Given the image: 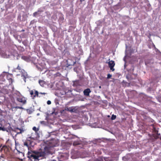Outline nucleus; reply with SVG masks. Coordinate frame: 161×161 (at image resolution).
<instances>
[{
	"label": "nucleus",
	"instance_id": "obj_1",
	"mask_svg": "<svg viewBox=\"0 0 161 161\" xmlns=\"http://www.w3.org/2000/svg\"><path fill=\"white\" fill-rule=\"evenodd\" d=\"M49 148L45 146L44 150H41L39 151H33L32 153L28 152L27 153V157L31 160L34 159V161L39 160L45 158L47 154L49 153Z\"/></svg>",
	"mask_w": 161,
	"mask_h": 161
},
{
	"label": "nucleus",
	"instance_id": "obj_2",
	"mask_svg": "<svg viewBox=\"0 0 161 161\" xmlns=\"http://www.w3.org/2000/svg\"><path fill=\"white\" fill-rule=\"evenodd\" d=\"M2 146L1 145L0 146V150L1 152L5 153L8 157H10V153L8 147L5 145L2 147Z\"/></svg>",
	"mask_w": 161,
	"mask_h": 161
},
{
	"label": "nucleus",
	"instance_id": "obj_3",
	"mask_svg": "<svg viewBox=\"0 0 161 161\" xmlns=\"http://www.w3.org/2000/svg\"><path fill=\"white\" fill-rule=\"evenodd\" d=\"M108 64L110 70H112L113 71H114V67L115 64L114 62L112 60L109 61Z\"/></svg>",
	"mask_w": 161,
	"mask_h": 161
},
{
	"label": "nucleus",
	"instance_id": "obj_4",
	"mask_svg": "<svg viewBox=\"0 0 161 161\" xmlns=\"http://www.w3.org/2000/svg\"><path fill=\"white\" fill-rule=\"evenodd\" d=\"M32 142V141L27 139L24 142V145L29 148L31 146Z\"/></svg>",
	"mask_w": 161,
	"mask_h": 161
},
{
	"label": "nucleus",
	"instance_id": "obj_5",
	"mask_svg": "<svg viewBox=\"0 0 161 161\" xmlns=\"http://www.w3.org/2000/svg\"><path fill=\"white\" fill-rule=\"evenodd\" d=\"M17 101L19 102L22 103L23 104H25L26 102V100L25 99L24 97H19L17 98L16 99Z\"/></svg>",
	"mask_w": 161,
	"mask_h": 161
},
{
	"label": "nucleus",
	"instance_id": "obj_6",
	"mask_svg": "<svg viewBox=\"0 0 161 161\" xmlns=\"http://www.w3.org/2000/svg\"><path fill=\"white\" fill-rule=\"evenodd\" d=\"M15 131L17 134H20L22 133L24 131L23 128H17L15 129Z\"/></svg>",
	"mask_w": 161,
	"mask_h": 161
},
{
	"label": "nucleus",
	"instance_id": "obj_7",
	"mask_svg": "<svg viewBox=\"0 0 161 161\" xmlns=\"http://www.w3.org/2000/svg\"><path fill=\"white\" fill-rule=\"evenodd\" d=\"M91 92V91L90 89L89 88H87L84 90V95L86 96H88L89 95V93Z\"/></svg>",
	"mask_w": 161,
	"mask_h": 161
},
{
	"label": "nucleus",
	"instance_id": "obj_8",
	"mask_svg": "<svg viewBox=\"0 0 161 161\" xmlns=\"http://www.w3.org/2000/svg\"><path fill=\"white\" fill-rule=\"evenodd\" d=\"M21 77L25 82H26V79L28 77V75L26 73H24L21 74Z\"/></svg>",
	"mask_w": 161,
	"mask_h": 161
},
{
	"label": "nucleus",
	"instance_id": "obj_9",
	"mask_svg": "<svg viewBox=\"0 0 161 161\" xmlns=\"http://www.w3.org/2000/svg\"><path fill=\"white\" fill-rule=\"evenodd\" d=\"M39 83L40 85L42 87L44 86V85L46 84L45 82L42 80H39Z\"/></svg>",
	"mask_w": 161,
	"mask_h": 161
},
{
	"label": "nucleus",
	"instance_id": "obj_10",
	"mask_svg": "<svg viewBox=\"0 0 161 161\" xmlns=\"http://www.w3.org/2000/svg\"><path fill=\"white\" fill-rule=\"evenodd\" d=\"M34 91H35L34 94L33 96V98L34 99L36 97H40V96H39V95L38 92L37 91H36V90H35Z\"/></svg>",
	"mask_w": 161,
	"mask_h": 161
},
{
	"label": "nucleus",
	"instance_id": "obj_11",
	"mask_svg": "<svg viewBox=\"0 0 161 161\" xmlns=\"http://www.w3.org/2000/svg\"><path fill=\"white\" fill-rule=\"evenodd\" d=\"M69 60L71 61V60L69 59L67 61V64L68 65V66H71V65H74L76 63L75 61V62L73 61L72 62V63L69 64Z\"/></svg>",
	"mask_w": 161,
	"mask_h": 161
},
{
	"label": "nucleus",
	"instance_id": "obj_12",
	"mask_svg": "<svg viewBox=\"0 0 161 161\" xmlns=\"http://www.w3.org/2000/svg\"><path fill=\"white\" fill-rule=\"evenodd\" d=\"M68 110L71 112H75L76 110L75 108H69Z\"/></svg>",
	"mask_w": 161,
	"mask_h": 161
},
{
	"label": "nucleus",
	"instance_id": "obj_13",
	"mask_svg": "<svg viewBox=\"0 0 161 161\" xmlns=\"http://www.w3.org/2000/svg\"><path fill=\"white\" fill-rule=\"evenodd\" d=\"M32 129L33 130L35 131V132H37L38 130L39 129L37 128L36 127L34 126L33 127Z\"/></svg>",
	"mask_w": 161,
	"mask_h": 161
},
{
	"label": "nucleus",
	"instance_id": "obj_14",
	"mask_svg": "<svg viewBox=\"0 0 161 161\" xmlns=\"http://www.w3.org/2000/svg\"><path fill=\"white\" fill-rule=\"evenodd\" d=\"M6 128L4 127H0V130H2L3 131H5L6 130Z\"/></svg>",
	"mask_w": 161,
	"mask_h": 161
},
{
	"label": "nucleus",
	"instance_id": "obj_15",
	"mask_svg": "<svg viewBox=\"0 0 161 161\" xmlns=\"http://www.w3.org/2000/svg\"><path fill=\"white\" fill-rule=\"evenodd\" d=\"M30 92L31 96L33 97V96L34 95V91L33 90H31L30 91Z\"/></svg>",
	"mask_w": 161,
	"mask_h": 161
},
{
	"label": "nucleus",
	"instance_id": "obj_16",
	"mask_svg": "<svg viewBox=\"0 0 161 161\" xmlns=\"http://www.w3.org/2000/svg\"><path fill=\"white\" fill-rule=\"evenodd\" d=\"M116 118V116L114 114H113L111 117V119L112 120L115 119Z\"/></svg>",
	"mask_w": 161,
	"mask_h": 161
},
{
	"label": "nucleus",
	"instance_id": "obj_17",
	"mask_svg": "<svg viewBox=\"0 0 161 161\" xmlns=\"http://www.w3.org/2000/svg\"><path fill=\"white\" fill-rule=\"evenodd\" d=\"M16 69H17L19 70L22 71L21 67L19 65H18L17 67L16 68Z\"/></svg>",
	"mask_w": 161,
	"mask_h": 161
},
{
	"label": "nucleus",
	"instance_id": "obj_18",
	"mask_svg": "<svg viewBox=\"0 0 161 161\" xmlns=\"http://www.w3.org/2000/svg\"><path fill=\"white\" fill-rule=\"evenodd\" d=\"M112 76V75L110 74H108L107 75V78L109 79Z\"/></svg>",
	"mask_w": 161,
	"mask_h": 161
},
{
	"label": "nucleus",
	"instance_id": "obj_19",
	"mask_svg": "<svg viewBox=\"0 0 161 161\" xmlns=\"http://www.w3.org/2000/svg\"><path fill=\"white\" fill-rule=\"evenodd\" d=\"M47 104L48 105H50V104L51 103V101L50 100H48L47 102Z\"/></svg>",
	"mask_w": 161,
	"mask_h": 161
},
{
	"label": "nucleus",
	"instance_id": "obj_20",
	"mask_svg": "<svg viewBox=\"0 0 161 161\" xmlns=\"http://www.w3.org/2000/svg\"><path fill=\"white\" fill-rule=\"evenodd\" d=\"M37 12H34L33 14V16L34 17H36V15H37Z\"/></svg>",
	"mask_w": 161,
	"mask_h": 161
},
{
	"label": "nucleus",
	"instance_id": "obj_21",
	"mask_svg": "<svg viewBox=\"0 0 161 161\" xmlns=\"http://www.w3.org/2000/svg\"><path fill=\"white\" fill-rule=\"evenodd\" d=\"M79 144V143H76V142H74L73 143V145H78Z\"/></svg>",
	"mask_w": 161,
	"mask_h": 161
},
{
	"label": "nucleus",
	"instance_id": "obj_22",
	"mask_svg": "<svg viewBox=\"0 0 161 161\" xmlns=\"http://www.w3.org/2000/svg\"><path fill=\"white\" fill-rule=\"evenodd\" d=\"M39 94H44V95H45V94H46V93H44V92H40L39 93Z\"/></svg>",
	"mask_w": 161,
	"mask_h": 161
},
{
	"label": "nucleus",
	"instance_id": "obj_23",
	"mask_svg": "<svg viewBox=\"0 0 161 161\" xmlns=\"http://www.w3.org/2000/svg\"><path fill=\"white\" fill-rule=\"evenodd\" d=\"M85 0H80V1L81 3H82L83 1H84Z\"/></svg>",
	"mask_w": 161,
	"mask_h": 161
},
{
	"label": "nucleus",
	"instance_id": "obj_24",
	"mask_svg": "<svg viewBox=\"0 0 161 161\" xmlns=\"http://www.w3.org/2000/svg\"><path fill=\"white\" fill-rule=\"evenodd\" d=\"M19 153H21L22 155H24V154H23V153H21V152H19Z\"/></svg>",
	"mask_w": 161,
	"mask_h": 161
},
{
	"label": "nucleus",
	"instance_id": "obj_25",
	"mask_svg": "<svg viewBox=\"0 0 161 161\" xmlns=\"http://www.w3.org/2000/svg\"><path fill=\"white\" fill-rule=\"evenodd\" d=\"M8 125H9V126L10 127V125L8 123Z\"/></svg>",
	"mask_w": 161,
	"mask_h": 161
},
{
	"label": "nucleus",
	"instance_id": "obj_26",
	"mask_svg": "<svg viewBox=\"0 0 161 161\" xmlns=\"http://www.w3.org/2000/svg\"><path fill=\"white\" fill-rule=\"evenodd\" d=\"M99 88H101V86H99Z\"/></svg>",
	"mask_w": 161,
	"mask_h": 161
},
{
	"label": "nucleus",
	"instance_id": "obj_27",
	"mask_svg": "<svg viewBox=\"0 0 161 161\" xmlns=\"http://www.w3.org/2000/svg\"><path fill=\"white\" fill-rule=\"evenodd\" d=\"M22 31H25V30H22Z\"/></svg>",
	"mask_w": 161,
	"mask_h": 161
},
{
	"label": "nucleus",
	"instance_id": "obj_28",
	"mask_svg": "<svg viewBox=\"0 0 161 161\" xmlns=\"http://www.w3.org/2000/svg\"><path fill=\"white\" fill-rule=\"evenodd\" d=\"M74 70H75V69H74Z\"/></svg>",
	"mask_w": 161,
	"mask_h": 161
},
{
	"label": "nucleus",
	"instance_id": "obj_29",
	"mask_svg": "<svg viewBox=\"0 0 161 161\" xmlns=\"http://www.w3.org/2000/svg\"><path fill=\"white\" fill-rule=\"evenodd\" d=\"M74 70H75V69H74Z\"/></svg>",
	"mask_w": 161,
	"mask_h": 161
}]
</instances>
